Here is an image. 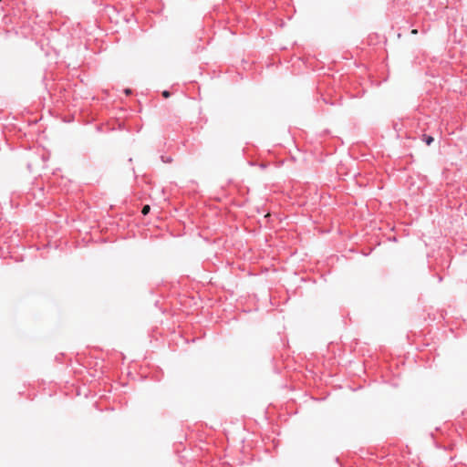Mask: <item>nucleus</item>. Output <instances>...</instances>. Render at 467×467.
Here are the masks:
<instances>
[{
    "mask_svg": "<svg viewBox=\"0 0 467 467\" xmlns=\"http://www.w3.org/2000/svg\"><path fill=\"white\" fill-rule=\"evenodd\" d=\"M433 140H433V138L431 136H428L425 139V141H426L427 145H430Z\"/></svg>",
    "mask_w": 467,
    "mask_h": 467,
    "instance_id": "nucleus-2",
    "label": "nucleus"
},
{
    "mask_svg": "<svg viewBox=\"0 0 467 467\" xmlns=\"http://www.w3.org/2000/svg\"><path fill=\"white\" fill-rule=\"evenodd\" d=\"M411 34H413V35L418 34V30H417V29H413V30L411 31Z\"/></svg>",
    "mask_w": 467,
    "mask_h": 467,
    "instance_id": "nucleus-4",
    "label": "nucleus"
},
{
    "mask_svg": "<svg viewBox=\"0 0 467 467\" xmlns=\"http://www.w3.org/2000/svg\"><path fill=\"white\" fill-rule=\"evenodd\" d=\"M126 94H130V89H126Z\"/></svg>",
    "mask_w": 467,
    "mask_h": 467,
    "instance_id": "nucleus-5",
    "label": "nucleus"
},
{
    "mask_svg": "<svg viewBox=\"0 0 467 467\" xmlns=\"http://www.w3.org/2000/svg\"><path fill=\"white\" fill-rule=\"evenodd\" d=\"M150 205H144L141 210V213H142V214L146 215L150 213Z\"/></svg>",
    "mask_w": 467,
    "mask_h": 467,
    "instance_id": "nucleus-1",
    "label": "nucleus"
},
{
    "mask_svg": "<svg viewBox=\"0 0 467 467\" xmlns=\"http://www.w3.org/2000/svg\"><path fill=\"white\" fill-rule=\"evenodd\" d=\"M162 96H163L165 99H168V98H170L171 93H170L168 90H164V91L162 92Z\"/></svg>",
    "mask_w": 467,
    "mask_h": 467,
    "instance_id": "nucleus-3",
    "label": "nucleus"
}]
</instances>
